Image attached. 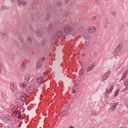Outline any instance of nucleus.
I'll return each instance as SVG.
<instances>
[{"label": "nucleus", "instance_id": "14", "mask_svg": "<svg viewBox=\"0 0 128 128\" xmlns=\"http://www.w3.org/2000/svg\"><path fill=\"white\" fill-rule=\"evenodd\" d=\"M42 64L40 62H38L36 64V68L37 69L40 70V69L42 68Z\"/></svg>", "mask_w": 128, "mask_h": 128}, {"label": "nucleus", "instance_id": "37", "mask_svg": "<svg viewBox=\"0 0 128 128\" xmlns=\"http://www.w3.org/2000/svg\"><path fill=\"white\" fill-rule=\"evenodd\" d=\"M95 2H96V4H100V0H96L95 1Z\"/></svg>", "mask_w": 128, "mask_h": 128}, {"label": "nucleus", "instance_id": "38", "mask_svg": "<svg viewBox=\"0 0 128 128\" xmlns=\"http://www.w3.org/2000/svg\"><path fill=\"white\" fill-rule=\"evenodd\" d=\"M6 92H2V96L3 97V96H6Z\"/></svg>", "mask_w": 128, "mask_h": 128}, {"label": "nucleus", "instance_id": "4", "mask_svg": "<svg viewBox=\"0 0 128 128\" xmlns=\"http://www.w3.org/2000/svg\"><path fill=\"white\" fill-rule=\"evenodd\" d=\"M96 66V64L92 63V64H90V66H88L87 68L86 72H90V70H92L94 68V67Z\"/></svg>", "mask_w": 128, "mask_h": 128}, {"label": "nucleus", "instance_id": "33", "mask_svg": "<svg viewBox=\"0 0 128 128\" xmlns=\"http://www.w3.org/2000/svg\"><path fill=\"white\" fill-rule=\"evenodd\" d=\"M62 2H58L57 4V6H62Z\"/></svg>", "mask_w": 128, "mask_h": 128}, {"label": "nucleus", "instance_id": "42", "mask_svg": "<svg viewBox=\"0 0 128 128\" xmlns=\"http://www.w3.org/2000/svg\"><path fill=\"white\" fill-rule=\"evenodd\" d=\"M16 112H17L18 114H20V110H17V111H16Z\"/></svg>", "mask_w": 128, "mask_h": 128}, {"label": "nucleus", "instance_id": "22", "mask_svg": "<svg viewBox=\"0 0 128 128\" xmlns=\"http://www.w3.org/2000/svg\"><path fill=\"white\" fill-rule=\"evenodd\" d=\"M76 86H78V84H74V88H73V92H74V94H76V90L78 88H76Z\"/></svg>", "mask_w": 128, "mask_h": 128}, {"label": "nucleus", "instance_id": "41", "mask_svg": "<svg viewBox=\"0 0 128 128\" xmlns=\"http://www.w3.org/2000/svg\"><path fill=\"white\" fill-rule=\"evenodd\" d=\"M128 90V86H126V87L123 90Z\"/></svg>", "mask_w": 128, "mask_h": 128}, {"label": "nucleus", "instance_id": "3", "mask_svg": "<svg viewBox=\"0 0 128 128\" xmlns=\"http://www.w3.org/2000/svg\"><path fill=\"white\" fill-rule=\"evenodd\" d=\"M110 71H108V72H107L106 73L103 75L102 80H106L110 76Z\"/></svg>", "mask_w": 128, "mask_h": 128}, {"label": "nucleus", "instance_id": "27", "mask_svg": "<svg viewBox=\"0 0 128 128\" xmlns=\"http://www.w3.org/2000/svg\"><path fill=\"white\" fill-rule=\"evenodd\" d=\"M124 85L125 86H128V78L124 82Z\"/></svg>", "mask_w": 128, "mask_h": 128}, {"label": "nucleus", "instance_id": "25", "mask_svg": "<svg viewBox=\"0 0 128 128\" xmlns=\"http://www.w3.org/2000/svg\"><path fill=\"white\" fill-rule=\"evenodd\" d=\"M79 74H80V76H82V74H84V70L80 69L79 70Z\"/></svg>", "mask_w": 128, "mask_h": 128}, {"label": "nucleus", "instance_id": "44", "mask_svg": "<svg viewBox=\"0 0 128 128\" xmlns=\"http://www.w3.org/2000/svg\"><path fill=\"white\" fill-rule=\"evenodd\" d=\"M105 2H106V0H104Z\"/></svg>", "mask_w": 128, "mask_h": 128}, {"label": "nucleus", "instance_id": "39", "mask_svg": "<svg viewBox=\"0 0 128 128\" xmlns=\"http://www.w3.org/2000/svg\"><path fill=\"white\" fill-rule=\"evenodd\" d=\"M88 44H90V43L88 42H85V46H88Z\"/></svg>", "mask_w": 128, "mask_h": 128}, {"label": "nucleus", "instance_id": "7", "mask_svg": "<svg viewBox=\"0 0 128 128\" xmlns=\"http://www.w3.org/2000/svg\"><path fill=\"white\" fill-rule=\"evenodd\" d=\"M18 4H22L24 6H26V4H28V2H24V1H22V0H18Z\"/></svg>", "mask_w": 128, "mask_h": 128}, {"label": "nucleus", "instance_id": "2", "mask_svg": "<svg viewBox=\"0 0 128 128\" xmlns=\"http://www.w3.org/2000/svg\"><path fill=\"white\" fill-rule=\"evenodd\" d=\"M42 46H48V44H50V40H48V38H44L42 42Z\"/></svg>", "mask_w": 128, "mask_h": 128}, {"label": "nucleus", "instance_id": "10", "mask_svg": "<svg viewBox=\"0 0 128 128\" xmlns=\"http://www.w3.org/2000/svg\"><path fill=\"white\" fill-rule=\"evenodd\" d=\"M70 14V8H66L64 10V15L66 16H68Z\"/></svg>", "mask_w": 128, "mask_h": 128}, {"label": "nucleus", "instance_id": "35", "mask_svg": "<svg viewBox=\"0 0 128 128\" xmlns=\"http://www.w3.org/2000/svg\"><path fill=\"white\" fill-rule=\"evenodd\" d=\"M2 63L0 62V72H2Z\"/></svg>", "mask_w": 128, "mask_h": 128}, {"label": "nucleus", "instance_id": "30", "mask_svg": "<svg viewBox=\"0 0 128 128\" xmlns=\"http://www.w3.org/2000/svg\"><path fill=\"white\" fill-rule=\"evenodd\" d=\"M120 92V90H117L116 91L115 94H114V96H118V92Z\"/></svg>", "mask_w": 128, "mask_h": 128}, {"label": "nucleus", "instance_id": "19", "mask_svg": "<svg viewBox=\"0 0 128 128\" xmlns=\"http://www.w3.org/2000/svg\"><path fill=\"white\" fill-rule=\"evenodd\" d=\"M50 14H48L45 16L44 17V20H50Z\"/></svg>", "mask_w": 128, "mask_h": 128}, {"label": "nucleus", "instance_id": "18", "mask_svg": "<svg viewBox=\"0 0 128 128\" xmlns=\"http://www.w3.org/2000/svg\"><path fill=\"white\" fill-rule=\"evenodd\" d=\"M42 82V77L38 76L37 78V82L38 84H40Z\"/></svg>", "mask_w": 128, "mask_h": 128}, {"label": "nucleus", "instance_id": "12", "mask_svg": "<svg viewBox=\"0 0 128 128\" xmlns=\"http://www.w3.org/2000/svg\"><path fill=\"white\" fill-rule=\"evenodd\" d=\"M83 36L85 40H90V36L88 34H84Z\"/></svg>", "mask_w": 128, "mask_h": 128}, {"label": "nucleus", "instance_id": "26", "mask_svg": "<svg viewBox=\"0 0 128 128\" xmlns=\"http://www.w3.org/2000/svg\"><path fill=\"white\" fill-rule=\"evenodd\" d=\"M24 96H26V93H22V96H20L21 100H22V98H24Z\"/></svg>", "mask_w": 128, "mask_h": 128}, {"label": "nucleus", "instance_id": "11", "mask_svg": "<svg viewBox=\"0 0 128 128\" xmlns=\"http://www.w3.org/2000/svg\"><path fill=\"white\" fill-rule=\"evenodd\" d=\"M128 71H125V72L123 74L122 77L121 78V80H122L126 78V75L128 74Z\"/></svg>", "mask_w": 128, "mask_h": 128}, {"label": "nucleus", "instance_id": "16", "mask_svg": "<svg viewBox=\"0 0 128 128\" xmlns=\"http://www.w3.org/2000/svg\"><path fill=\"white\" fill-rule=\"evenodd\" d=\"M25 80H27V82H28V80H30V75L28 74H27L25 76Z\"/></svg>", "mask_w": 128, "mask_h": 128}, {"label": "nucleus", "instance_id": "23", "mask_svg": "<svg viewBox=\"0 0 128 128\" xmlns=\"http://www.w3.org/2000/svg\"><path fill=\"white\" fill-rule=\"evenodd\" d=\"M10 88H11L13 92H14V90H16V88H14V84H10Z\"/></svg>", "mask_w": 128, "mask_h": 128}, {"label": "nucleus", "instance_id": "17", "mask_svg": "<svg viewBox=\"0 0 128 128\" xmlns=\"http://www.w3.org/2000/svg\"><path fill=\"white\" fill-rule=\"evenodd\" d=\"M112 90H114V86L112 85L110 86V90H108V88H107V92L108 94H110V92H112Z\"/></svg>", "mask_w": 128, "mask_h": 128}, {"label": "nucleus", "instance_id": "32", "mask_svg": "<svg viewBox=\"0 0 128 128\" xmlns=\"http://www.w3.org/2000/svg\"><path fill=\"white\" fill-rule=\"evenodd\" d=\"M68 114V111H64L62 113V116H66Z\"/></svg>", "mask_w": 128, "mask_h": 128}, {"label": "nucleus", "instance_id": "1", "mask_svg": "<svg viewBox=\"0 0 128 128\" xmlns=\"http://www.w3.org/2000/svg\"><path fill=\"white\" fill-rule=\"evenodd\" d=\"M64 33L66 34H70L72 32V26H66L64 28Z\"/></svg>", "mask_w": 128, "mask_h": 128}, {"label": "nucleus", "instance_id": "5", "mask_svg": "<svg viewBox=\"0 0 128 128\" xmlns=\"http://www.w3.org/2000/svg\"><path fill=\"white\" fill-rule=\"evenodd\" d=\"M88 32L90 34H94L96 32V28L92 26L89 27Z\"/></svg>", "mask_w": 128, "mask_h": 128}, {"label": "nucleus", "instance_id": "45", "mask_svg": "<svg viewBox=\"0 0 128 128\" xmlns=\"http://www.w3.org/2000/svg\"><path fill=\"white\" fill-rule=\"evenodd\" d=\"M83 56H84V54H83Z\"/></svg>", "mask_w": 128, "mask_h": 128}, {"label": "nucleus", "instance_id": "21", "mask_svg": "<svg viewBox=\"0 0 128 128\" xmlns=\"http://www.w3.org/2000/svg\"><path fill=\"white\" fill-rule=\"evenodd\" d=\"M32 38H29L27 39L26 43L28 44H32Z\"/></svg>", "mask_w": 128, "mask_h": 128}, {"label": "nucleus", "instance_id": "28", "mask_svg": "<svg viewBox=\"0 0 128 128\" xmlns=\"http://www.w3.org/2000/svg\"><path fill=\"white\" fill-rule=\"evenodd\" d=\"M36 34L38 36H41L42 34V32H40V31L37 32H36Z\"/></svg>", "mask_w": 128, "mask_h": 128}, {"label": "nucleus", "instance_id": "6", "mask_svg": "<svg viewBox=\"0 0 128 128\" xmlns=\"http://www.w3.org/2000/svg\"><path fill=\"white\" fill-rule=\"evenodd\" d=\"M34 88V85H30L26 87L27 92H30Z\"/></svg>", "mask_w": 128, "mask_h": 128}, {"label": "nucleus", "instance_id": "13", "mask_svg": "<svg viewBox=\"0 0 128 128\" xmlns=\"http://www.w3.org/2000/svg\"><path fill=\"white\" fill-rule=\"evenodd\" d=\"M20 70L21 72H24V70H26V66L24 65V64L22 63L21 64V66L20 67Z\"/></svg>", "mask_w": 128, "mask_h": 128}, {"label": "nucleus", "instance_id": "9", "mask_svg": "<svg viewBox=\"0 0 128 128\" xmlns=\"http://www.w3.org/2000/svg\"><path fill=\"white\" fill-rule=\"evenodd\" d=\"M120 52V47L118 46V48L114 50V54H118Z\"/></svg>", "mask_w": 128, "mask_h": 128}, {"label": "nucleus", "instance_id": "20", "mask_svg": "<svg viewBox=\"0 0 128 128\" xmlns=\"http://www.w3.org/2000/svg\"><path fill=\"white\" fill-rule=\"evenodd\" d=\"M1 36L3 40L6 38V34L5 32H1Z\"/></svg>", "mask_w": 128, "mask_h": 128}, {"label": "nucleus", "instance_id": "24", "mask_svg": "<svg viewBox=\"0 0 128 128\" xmlns=\"http://www.w3.org/2000/svg\"><path fill=\"white\" fill-rule=\"evenodd\" d=\"M48 32H50V30H52V24H50L48 26Z\"/></svg>", "mask_w": 128, "mask_h": 128}, {"label": "nucleus", "instance_id": "43", "mask_svg": "<svg viewBox=\"0 0 128 128\" xmlns=\"http://www.w3.org/2000/svg\"><path fill=\"white\" fill-rule=\"evenodd\" d=\"M69 128H74L72 126H70Z\"/></svg>", "mask_w": 128, "mask_h": 128}, {"label": "nucleus", "instance_id": "46", "mask_svg": "<svg viewBox=\"0 0 128 128\" xmlns=\"http://www.w3.org/2000/svg\"><path fill=\"white\" fill-rule=\"evenodd\" d=\"M83 56H84V54H83Z\"/></svg>", "mask_w": 128, "mask_h": 128}, {"label": "nucleus", "instance_id": "36", "mask_svg": "<svg viewBox=\"0 0 128 128\" xmlns=\"http://www.w3.org/2000/svg\"><path fill=\"white\" fill-rule=\"evenodd\" d=\"M22 86H26V82H22Z\"/></svg>", "mask_w": 128, "mask_h": 128}, {"label": "nucleus", "instance_id": "40", "mask_svg": "<svg viewBox=\"0 0 128 128\" xmlns=\"http://www.w3.org/2000/svg\"><path fill=\"white\" fill-rule=\"evenodd\" d=\"M45 58L44 57H42V58H41V60L42 61V62H44V60H45Z\"/></svg>", "mask_w": 128, "mask_h": 128}, {"label": "nucleus", "instance_id": "34", "mask_svg": "<svg viewBox=\"0 0 128 128\" xmlns=\"http://www.w3.org/2000/svg\"><path fill=\"white\" fill-rule=\"evenodd\" d=\"M96 16H94L92 18V20H96Z\"/></svg>", "mask_w": 128, "mask_h": 128}, {"label": "nucleus", "instance_id": "29", "mask_svg": "<svg viewBox=\"0 0 128 128\" xmlns=\"http://www.w3.org/2000/svg\"><path fill=\"white\" fill-rule=\"evenodd\" d=\"M2 10H8V8H10L6 6H4L2 7Z\"/></svg>", "mask_w": 128, "mask_h": 128}, {"label": "nucleus", "instance_id": "31", "mask_svg": "<svg viewBox=\"0 0 128 128\" xmlns=\"http://www.w3.org/2000/svg\"><path fill=\"white\" fill-rule=\"evenodd\" d=\"M112 16H116V12H112Z\"/></svg>", "mask_w": 128, "mask_h": 128}, {"label": "nucleus", "instance_id": "8", "mask_svg": "<svg viewBox=\"0 0 128 128\" xmlns=\"http://www.w3.org/2000/svg\"><path fill=\"white\" fill-rule=\"evenodd\" d=\"M56 38H62V31H58L56 33Z\"/></svg>", "mask_w": 128, "mask_h": 128}, {"label": "nucleus", "instance_id": "15", "mask_svg": "<svg viewBox=\"0 0 128 128\" xmlns=\"http://www.w3.org/2000/svg\"><path fill=\"white\" fill-rule=\"evenodd\" d=\"M118 103L114 102L113 104V106H112V110H116V106H118Z\"/></svg>", "mask_w": 128, "mask_h": 128}, {"label": "nucleus", "instance_id": "47", "mask_svg": "<svg viewBox=\"0 0 128 128\" xmlns=\"http://www.w3.org/2000/svg\"><path fill=\"white\" fill-rule=\"evenodd\" d=\"M121 30H122V28Z\"/></svg>", "mask_w": 128, "mask_h": 128}]
</instances>
